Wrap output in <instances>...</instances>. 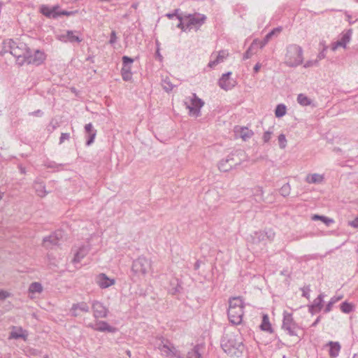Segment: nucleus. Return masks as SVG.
Here are the masks:
<instances>
[{"mask_svg": "<svg viewBox=\"0 0 358 358\" xmlns=\"http://www.w3.org/2000/svg\"><path fill=\"white\" fill-rule=\"evenodd\" d=\"M221 347L227 355L240 357L244 349L243 338L239 333H228L221 339Z\"/></svg>", "mask_w": 358, "mask_h": 358, "instance_id": "1", "label": "nucleus"}, {"mask_svg": "<svg viewBox=\"0 0 358 358\" xmlns=\"http://www.w3.org/2000/svg\"><path fill=\"white\" fill-rule=\"evenodd\" d=\"M29 50V48L23 42L15 41L13 39H7L3 42L2 52H10L16 58V63L19 66L24 64L25 58Z\"/></svg>", "mask_w": 358, "mask_h": 358, "instance_id": "2", "label": "nucleus"}, {"mask_svg": "<svg viewBox=\"0 0 358 358\" xmlns=\"http://www.w3.org/2000/svg\"><path fill=\"white\" fill-rule=\"evenodd\" d=\"M243 308L244 302L241 296L229 299L227 315L230 322L234 324L241 323L244 314Z\"/></svg>", "mask_w": 358, "mask_h": 358, "instance_id": "3", "label": "nucleus"}, {"mask_svg": "<svg viewBox=\"0 0 358 358\" xmlns=\"http://www.w3.org/2000/svg\"><path fill=\"white\" fill-rule=\"evenodd\" d=\"M303 50L296 44L287 46L285 54V64L289 67H296L303 62Z\"/></svg>", "mask_w": 358, "mask_h": 358, "instance_id": "4", "label": "nucleus"}, {"mask_svg": "<svg viewBox=\"0 0 358 358\" xmlns=\"http://www.w3.org/2000/svg\"><path fill=\"white\" fill-rule=\"evenodd\" d=\"M161 355L167 358H182L180 352L168 340L159 339L156 343Z\"/></svg>", "mask_w": 358, "mask_h": 358, "instance_id": "5", "label": "nucleus"}, {"mask_svg": "<svg viewBox=\"0 0 358 358\" xmlns=\"http://www.w3.org/2000/svg\"><path fill=\"white\" fill-rule=\"evenodd\" d=\"M184 103L189 110V115L194 117L201 115V108L203 106L204 101L199 98L195 93H193L191 96L187 97Z\"/></svg>", "mask_w": 358, "mask_h": 358, "instance_id": "6", "label": "nucleus"}, {"mask_svg": "<svg viewBox=\"0 0 358 358\" xmlns=\"http://www.w3.org/2000/svg\"><path fill=\"white\" fill-rule=\"evenodd\" d=\"M41 13L48 18L57 19L62 15L71 16L77 13L75 11L61 10L59 5L50 7L47 5H42L40 8Z\"/></svg>", "mask_w": 358, "mask_h": 358, "instance_id": "7", "label": "nucleus"}, {"mask_svg": "<svg viewBox=\"0 0 358 358\" xmlns=\"http://www.w3.org/2000/svg\"><path fill=\"white\" fill-rule=\"evenodd\" d=\"M206 20V15L198 13L185 15L186 29H188V31H190L191 29H195L197 31L202 26V24H204Z\"/></svg>", "mask_w": 358, "mask_h": 358, "instance_id": "8", "label": "nucleus"}, {"mask_svg": "<svg viewBox=\"0 0 358 358\" xmlns=\"http://www.w3.org/2000/svg\"><path fill=\"white\" fill-rule=\"evenodd\" d=\"M282 329L287 331L289 336H297L296 331L299 327L294 320L292 313L284 311Z\"/></svg>", "mask_w": 358, "mask_h": 358, "instance_id": "9", "label": "nucleus"}, {"mask_svg": "<svg viewBox=\"0 0 358 358\" xmlns=\"http://www.w3.org/2000/svg\"><path fill=\"white\" fill-rule=\"evenodd\" d=\"M236 155L232 153L229 155L225 159H222L218 164V169L223 172H227L233 168H236L237 166L241 164V159H235Z\"/></svg>", "mask_w": 358, "mask_h": 358, "instance_id": "10", "label": "nucleus"}, {"mask_svg": "<svg viewBox=\"0 0 358 358\" xmlns=\"http://www.w3.org/2000/svg\"><path fill=\"white\" fill-rule=\"evenodd\" d=\"M150 267V261L143 257H140L134 261L131 270L136 274L145 275Z\"/></svg>", "mask_w": 358, "mask_h": 358, "instance_id": "11", "label": "nucleus"}, {"mask_svg": "<svg viewBox=\"0 0 358 358\" xmlns=\"http://www.w3.org/2000/svg\"><path fill=\"white\" fill-rule=\"evenodd\" d=\"M45 55L43 51L36 50L33 54L29 49L25 58L24 64H27L39 66L45 61Z\"/></svg>", "mask_w": 358, "mask_h": 358, "instance_id": "12", "label": "nucleus"}, {"mask_svg": "<svg viewBox=\"0 0 358 358\" xmlns=\"http://www.w3.org/2000/svg\"><path fill=\"white\" fill-rule=\"evenodd\" d=\"M63 238V232L60 230L56 231L43 239V246L46 248H52L53 246L59 245Z\"/></svg>", "mask_w": 358, "mask_h": 358, "instance_id": "13", "label": "nucleus"}, {"mask_svg": "<svg viewBox=\"0 0 358 358\" xmlns=\"http://www.w3.org/2000/svg\"><path fill=\"white\" fill-rule=\"evenodd\" d=\"M92 308L95 318H105L108 315V309L100 301H94L92 303Z\"/></svg>", "mask_w": 358, "mask_h": 358, "instance_id": "14", "label": "nucleus"}, {"mask_svg": "<svg viewBox=\"0 0 358 358\" xmlns=\"http://www.w3.org/2000/svg\"><path fill=\"white\" fill-rule=\"evenodd\" d=\"M231 75V72L224 73L219 80L218 84L222 89L227 91L231 90L236 85V82L230 78Z\"/></svg>", "mask_w": 358, "mask_h": 358, "instance_id": "15", "label": "nucleus"}, {"mask_svg": "<svg viewBox=\"0 0 358 358\" xmlns=\"http://www.w3.org/2000/svg\"><path fill=\"white\" fill-rule=\"evenodd\" d=\"M229 56V52L227 50H220L217 53H213L210 56V61L208 63V66L213 68L220 63H222Z\"/></svg>", "mask_w": 358, "mask_h": 358, "instance_id": "16", "label": "nucleus"}, {"mask_svg": "<svg viewBox=\"0 0 358 358\" xmlns=\"http://www.w3.org/2000/svg\"><path fill=\"white\" fill-rule=\"evenodd\" d=\"M57 38L64 43H80L82 39L79 36L74 34L73 31L68 30L65 33L58 34Z\"/></svg>", "mask_w": 358, "mask_h": 358, "instance_id": "17", "label": "nucleus"}, {"mask_svg": "<svg viewBox=\"0 0 358 358\" xmlns=\"http://www.w3.org/2000/svg\"><path fill=\"white\" fill-rule=\"evenodd\" d=\"M90 327L94 330L101 332L107 331L109 333H114L117 330L115 327L109 325L108 322L105 321H98L95 324H91Z\"/></svg>", "mask_w": 358, "mask_h": 358, "instance_id": "18", "label": "nucleus"}, {"mask_svg": "<svg viewBox=\"0 0 358 358\" xmlns=\"http://www.w3.org/2000/svg\"><path fill=\"white\" fill-rule=\"evenodd\" d=\"M96 284L102 289H106L115 284V280L109 278L105 273H100L96 277Z\"/></svg>", "mask_w": 358, "mask_h": 358, "instance_id": "19", "label": "nucleus"}, {"mask_svg": "<svg viewBox=\"0 0 358 358\" xmlns=\"http://www.w3.org/2000/svg\"><path fill=\"white\" fill-rule=\"evenodd\" d=\"M323 299L324 294H320L315 299H314L313 303L309 306V312L311 314L319 313L323 306Z\"/></svg>", "mask_w": 358, "mask_h": 358, "instance_id": "20", "label": "nucleus"}, {"mask_svg": "<svg viewBox=\"0 0 358 358\" xmlns=\"http://www.w3.org/2000/svg\"><path fill=\"white\" fill-rule=\"evenodd\" d=\"M78 310L84 313H87L90 311V308L87 303L83 301L77 303H73L70 310L71 315L73 317H77L79 315L78 313Z\"/></svg>", "mask_w": 358, "mask_h": 358, "instance_id": "21", "label": "nucleus"}, {"mask_svg": "<svg viewBox=\"0 0 358 358\" xmlns=\"http://www.w3.org/2000/svg\"><path fill=\"white\" fill-rule=\"evenodd\" d=\"M90 249L87 245H83L76 252L73 262L76 264L81 261L88 253Z\"/></svg>", "mask_w": 358, "mask_h": 358, "instance_id": "22", "label": "nucleus"}, {"mask_svg": "<svg viewBox=\"0 0 358 358\" xmlns=\"http://www.w3.org/2000/svg\"><path fill=\"white\" fill-rule=\"evenodd\" d=\"M329 346V356L331 358H336L341 350V345L338 342L329 341L327 344Z\"/></svg>", "mask_w": 358, "mask_h": 358, "instance_id": "23", "label": "nucleus"}, {"mask_svg": "<svg viewBox=\"0 0 358 358\" xmlns=\"http://www.w3.org/2000/svg\"><path fill=\"white\" fill-rule=\"evenodd\" d=\"M324 180L323 175L318 173L309 174L306 176V181L308 183H321Z\"/></svg>", "mask_w": 358, "mask_h": 358, "instance_id": "24", "label": "nucleus"}, {"mask_svg": "<svg viewBox=\"0 0 358 358\" xmlns=\"http://www.w3.org/2000/svg\"><path fill=\"white\" fill-rule=\"evenodd\" d=\"M260 328L262 331H267L269 333L273 332V329L271 327V323L269 322V318L267 315H263Z\"/></svg>", "mask_w": 358, "mask_h": 358, "instance_id": "25", "label": "nucleus"}, {"mask_svg": "<svg viewBox=\"0 0 358 358\" xmlns=\"http://www.w3.org/2000/svg\"><path fill=\"white\" fill-rule=\"evenodd\" d=\"M352 36V30L349 29L342 35L341 38L337 41V45L345 48L348 43L350 42Z\"/></svg>", "mask_w": 358, "mask_h": 358, "instance_id": "26", "label": "nucleus"}, {"mask_svg": "<svg viewBox=\"0 0 358 358\" xmlns=\"http://www.w3.org/2000/svg\"><path fill=\"white\" fill-rule=\"evenodd\" d=\"M34 188L37 195L40 197H44L48 194L45 190V186L42 182H36L34 184Z\"/></svg>", "mask_w": 358, "mask_h": 358, "instance_id": "27", "label": "nucleus"}, {"mask_svg": "<svg viewBox=\"0 0 358 358\" xmlns=\"http://www.w3.org/2000/svg\"><path fill=\"white\" fill-rule=\"evenodd\" d=\"M201 348L199 345L194 346L187 352V358H203L200 352Z\"/></svg>", "mask_w": 358, "mask_h": 358, "instance_id": "28", "label": "nucleus"}, {"mask_svg": "<svg viewBox=\"0 0 358 358\" xmlns=\"http://www.w3.org/2000/svg\"><path fill=\"white\" fill-rule=\"evenodd\" d=\"M311 219H312V220H315V221L321 220L327 227L334 222V220L333 219L327 217L324 215H312Z\"/></svg>", "mask_w": 358, "mask_h": 358, "instance_id": "29", "label": "nucleus"}, {"mask_svg": "<svg viewBox=\"0 0 358 358\" xmlns=\"http://www.w3.org/2000/svg\"><path fill=\"white\" fill-rule=\"evenodd\" d=\"M342 299H343V296L342 295L334 296L331 297L330 301H329V303L327 304V306H326V307H325V308L324 310V312L325 313L330 312L331 310V309H332V307H333L334 304L337 303L338 301H339Z\"/></svg>", "mask_w": 358, "mask_h": 358, "instance_id": "30", "label": "nucleus"}, {"mask_svg": "<svg viewBox=\"0 0 358 358\" xmlns=\"http://www.w3.org/2000/svg\"><path fill=\"white\" fill-rule=\"evenodd\" d=\"M43 291L42 285L40 282H32L29 287V292L30 294H40Z\"/></svg>", "mask_w": 358, "mask_h": 358, "instance_id": "31", "label": "nucleus"}, {"mask_svg": "<svg viewBox=\"0 0 358 358\" xmlns=\"http://www.w3.org/2000/svg\"><path fill=\"white\" fill-rule=\"evenodd\" d=\"M131 66H122L121 69V73L122 79L124 81H129L131 79Z\"/></svg>", "mask_w": 358, "mask_h": 358, "instance_id": "32", "label": "nucleus"}, {"mask_svg": "<svg viewBox=\"0 0 358 358\" xmlns=\"http://www.w3.org/2000/svg\"><path fill=\"white\" fill-rule=\"evenodd\" d=\"M297 102L303 106H306L311 104V100L307 96L303 94H299L297 96Z\"/></svg>", "mask_w": 358, "mask_h": 358, "instance_id": "33", "label": "nucleus"}, {"mask_svg": "<svg viewBox=\"0 0 358 358\" xmlns=\"http://www.w3.org/2000/svg\"><path fill=\"white\" fill-rule=\"evenodd\" d=\"M286 113V106L284 104H278L275 110V115L277 117H281Z\"/></svg>", "mask_w": 358, "mask_h": 358, "instance_id": "34", "label": "nucleus"}, {"mask_svg": "<svg viewBox=\"0 0 358 358\" xmlns=\"http://www.w3.org/2000/svg\"><path fill=\"white\" fill-rule=\"evenodd\" d=\"M240 135H241V137L244 141H246L247 139L250 138L253 135V132L252 130H250L248 128H241Z\"/></svg>", "mask_w": 358, "mask_h": 358, "instance_id": "35", "label": "nucleus"}, {"mask_svg": "<svg viewBox=\"0 0 358 358\" xmlns=\"http://www.w3.org/2000/svg\"><path fill=\"white\" fill-rule=\"evenodd\" d=\"M263 194L264 192L262 187H257V188H255L254 192L255 200L257 202H261L262 201H263Z\"/></svg>", "mask_w": 358, "mask_h": 358, "instance_id": "36", "label": "nucleus"}, {"mask_svg": "<svg viewBox=\"0 0 358 358\" xmlns=\"http://www.w3.org/2000/svg\"><path fill=\"white\" fill-rule=\"evenodd\" d=\"M341 310L344 313H350L353 310V305L347 301L343 302L341 304Z\"/></svg>", "mask_w": 358, "mask_h": 358, "instance_id": "37", "label": "nucleus"}, {"mask_svg": "<svg viewBox=\"0 0 358 358\" xmlns=\"http://www.w3.org/2000/svg\"><path fill=\"white\" fill-rule=\"evenodd\" d=\"M291 191V187L289 183H286L284 185H282L280 189V194L286 197L289 195Z\"/></svg>", "mask_w": 358, "mask_h": 358, "instance_id": "38", "label": "nucleus"}, {"mask_svg": "<svg viewBox=\"0 0 358 358\" xmlns=\"http://www.w3.org/2000/svg\"><path fill=\"white\" fill-rule=\"evenodd\" d=\"M22 329L21 328H20L17 331H12L11 334H10V337L11 338H15V339H17V338H24V340L26 339V335H24L23 333H22Z\"/></svg>", "mask_w": 358, "mask_h": 358, "instance_id": "39", "label": "nucleus"}, {"mask_svg": "<svg viewBox=\"0 0 358 358\" xmlns=\"http://www.w3.org/2000/svg\"><path fill=\"white\" fill-rule=\"evenodd\" d=\"M177 18L179 20V22L177 24V27L181 29L184 31H188V29H186V23L185 22V15L177 16Z\"/></svg>", "mask_w": 358, "mask_h": 358, "instance_id": "40", "label": "nucleus"}, {"mask_svg": "<svg viewBox=\"0 0 358 358\" xmlns=\"http://www.w3.org/2000/svg\"><path fill=\"white\" fill-rule=\"evenodd\" d=\"M278 143L279 147L281 149H284L287 146V139L283 134H281L278 136Z\"/></svg>", "mask_w": 358, "mask_h": 358, "instance_id": "41", "label": "nucleus"}, {"mask_svg": "<svg viewBox=\"0 0 358 358\" xmlns=\"http://www.w3.org/2000/svg\"><path fill=\"white\" fill-rule=\"evenodd\" d=\"M122 66H131L134 62V59L128 56H123L122 58Z\"/></svg>", "mask_w": 358, "mask_h": 358, "instance_id": "42", "label": "nucleus"}, {"mask_svg": "<svg viewBox=\"0 0 358 358\" xmlns=\"http://www.w3.org/2000/svg\"><path fill=\"white\" fill-rule=\"evenodd\" d=\"M163 88L166 92H170L173 89V85L169 80H164L163 81Z\"/></svg>", "mask_w": 358, "mask_h": 358, "instance_id": "43", "label": "nucleus"}, {"mask_svg": "<svg viewBox=\"0 0 358 358\" xmlns=\"http://www.w3.org/2000/svg\"><path fill=\"white\" fill-rule=\"evenodd\" d=\"M272 133H273V131H270V130H268V131H267L264 133L263 136H262V139H263V141H264V143H266L269 142V141L271 138Z\"/></svg>", "mask_w": 358, "mask_h": 358, "instance_id": "44", "label": "nucleus"}, {"mask_svg": "<svg viewBox=\"0 0 358 358\" xmlns=\"http://www.w3.org/2000/svg\"><path fill=\"white\" fill-rule=\"evenodd\" d=\"M96 135V132H93L92 134H87V140L86 141V145L89 146L94 143Z\"/></svg>", "mask_w": 358, "mask_h": 358, "instance_id": "45", "label": "nucleus"}, {"mask_svg": "<svg viewBox=\"0 0 358 358\" xmlns=\"http://www.w3.org/2000/svg\"><path fill=\"white\" fill-rule=\"evenodd\" d=\"M85 130L87 134H92L93 132L96 133V130H95L93 127V125L92 123H88L85 126Z\"/></svg>", "mask_w": 358, "mask_h": 358, "instance_id": "46", "label": "nucleus"}, {"mask_svg": "<svg viewBox=\"0 0 358 358\" xmlns=\"http://www.w3.org/2000/svg\"><path fill=\"white\" fill-rule=\"evenodd\" d=\"M117 37L115 31H112L110 33L109 43L113 45L117 42Z\"/></svg>", "mask_w": 358, "mask_h": 358, "instance_id": "47", "label": "nucleus"}, {"mask_svg": "<svg viewBox=\"0 0 358 358\" xmlns=\"http://www.w3.org/2000/svg\"><path fill=\"white\" fill-rule=\"evenodd\" d=\"M271 38V34H266L264 38L259 42L260 43V48H264L267 44V43L270 41Z\"/></svg>", "mask_w": 358, "mask_h": 358, "instance_id": "48", "label": "nucleus"}, {"mask_svg": "<svg viewBox=\"0 0 358 358\" xmlns=\"http://www.w3.org/2000/svg\"><path fill=\"white\" fill-rule=\"evenodd\" d=\"M254 43H255V42H253V43H252V45H250V48L248 49V50L244 53V55H243V59H249V58H250V57H252V52H251V49H252V46H253V45H254Z\"/></svg>", "mask_w": 358, "mask_h": 358, "instance_id": "49", "label": "nucleus"}, {"mask_svg": "<svg viewBox=\"0 0 358 358\" xmlns=\"http://www.w3.org/2000/svg\"><path fill=\"white\" fill-rule=\"evenodd\" d=\"M69 138L70 134L69 133H62L59 138V144L63 143L65 140H69Z\"/></svg>", "mask_w": 358, "mask_h": 358, "instance_id": "50", "label": "nucleus"}, {"mask_svg": "<svg viewBox=\"0 0 358 358\" xmlns=\"http://www.w3.org/2000/svg\"><path fill=\"white\" fill-rule=\"evenodd\" d=\"M317 64H318V60L317 59L307 61L306 62V64H304V67L305 68H308V67H310V66H317Z\"/></svg>", "mask_w": 358, "mask_h": 358, "instance_id": "51", "label": "nucleus"}, {"mask_svg": "<svg viewBox=\"0 0 358 358\" xmlns=\"http://www.w3.org/2000/svg\"><path fill=\"white\" fill-rule=\"evenodd\" d=\"M327 49V46H324L323 50L318 54L317 59L318 62L326 57L325 51Z\"/></svg>", "mask_w": 358, "mask_h": 358, "instance_id": "52", "label": "nucleus"}, {"mask_svg": "<svg viewBox=\"0 0 358 358\" xmlns=\"http://www.w3.org/2000/svg\"><path fill=\"white\" fill-rule=\"evenodd\" d=\"M46 167L53 169V168H58L62 166V164H57L55 162H48L45 164Z\"/></svg>", "mask_w": 358, "mask_h": 358, "instance_id": "53", "label": "nucleus"}, {"mask_svg": "<svg viewBox=\"0 0 358 358\" xmlns=\"http://www.w3.org/2000/svg\"><path fill=\"white\" fill-rule=\"evenodd\" d=\"M10 296V294L3 290H0V300L6 299V298Z\"/></svg>", "mask_w": 358, "mask_h": 358, "instance_id": "54", "label": "nucleus"}, {"mask_svg": "<svg viewBox=\"0 0 358 358\" xmlns=\"http://www.w3.org/2000/svg\"><path fill=\"white\" fill-rule=\"evenodd\" d=\"M281 31H282L281 27H277V28L273 29L272 31L268 32L267 34H271V38H272L274 35L278 34Z\"/></svg>", "mask_w": 358, "mask_h": 358, "instance_id": "55", "label": "nucleus"}, {"mask_svg": "<svg viewBox=\"0 0 358 358\" xmlns=\"http://www.w3.org/2000/svg\"><path fill=\"white\" fill-rule=\"evenodd\" d=\"M178 11H179V9H176L173 13H167V14H166V16L169 19H172L174 16H176V17L180 16V15L178 14Z\"/></svg>", "mask_w": 358, "mask_h": 358, "instance_id": "56", "label": "nucleus"}, {"mask_svg": "<svg viewBox=\"0 0 358 358\" xmlns=\"http://www.w3.org/2000/svg\"><path fill=\"white\" fill-rule=\"evenodd\" d=\"M349 225L354 228H358V217L355 218L354 220L350 221L349 222Z\"/></svg>", "mask_w": 358, "mask_h": 358, "instance_id": "57", "label": "nucleus"}, {"mask_svg": "<svg viewBox=\"0 0 358 358\" xmlns=\"http://www.w3.org/2000/svg\"><path fill=\"white\" fill-rule=\"evenodd\" d=\"M261 66H262V64L260 63H257L255 66H254V69H253V71H254V73H257L259 69H261Z\"/></svg>", "mask_w": 358, "mask_h": 358, "instance_id": "58", "label": "nucleus"}, {"mask_svg": "<svg viewBox=\"0 0 358 358\" xmlns=\"http://www.w3.org/2000/svg\"><path fill=\"white\" fill-rule=\"evenodd\" d=\"M33 115L35 116H41L43 114V112L41 110H37L31 113Z\"/></svg>", "mask_w": 358, "mask_h": 358, "instance_id": "59", "label": "nucleus"}, {"mask_svg": "<svg viewBox=\"0 0 358 358\" xmlns=\"http://www.w3.org/2000/svg\"><path fill=\"white\" fill-rule=\"evenodd\" d=\"M338 47H341L340 45H337V41L332 44L331 49L332 50H336Z\"/></svg>", "mask_w": 358, "mask_h": 358, "instance_id": "60", "label": "nucleus"}, {"mask_svg": "<svg viewBox=\"0 0 358 358\" xmlns=\"http://www.w3.org/2000/svg\"><path fill=\"white\" fill-rule=\"evenodd\" d=\"M201 262L199 260H197L196 263L194 264V269L197 270L200 267Z\"/></svg>", "mask_w": 358, "mask_h": 358, "instance_id": "61", "label": "nucleus"}, {"mask_svg": "<svg viewBox=\"0 0 358 358\" xmlns=\"http://www.w3.org/2000/svg\"><path fill=\"white\" fill-rule=\"evenodd\" d=\"M156 55H157V57L159 59V60H160V61H161V60H162V58H163V57H162V56L161 55V54H160V52H159V48H158V49L157 50V51H156Z\"/></svg>", "mask_w": 358, "mask_h": 358, "instance_id": "62", "label": "nucleus"}, {"mask_svg": "<svg viewBox=\"0 0 358 358\" xmlns=\"http://www.w3.org/2000/svg\"><path fill=\"white\" fill-rule=\"evenodd\" d=\"M320 320V317H318L315 321L312 324V327H315Z\"/></svg>", "mask_w": 358, "mask_h": 358, "instance_id": "63", "label": "nucleus"}, {"mask_svg": "<svg viewBox=\"0 0 358 358\" xmlns=\"http://www.w3.org/2000/svg\"><path fill=\"white\" fill-rule=\"evenodd\" d=\"M303 296H306V297H308V294H307V292L304 289L303 290Z\"/></svg>", "mask_w": 358, "mask_h": 358, "instance_id": "64", "label": "nucleus"}]
</instances>
